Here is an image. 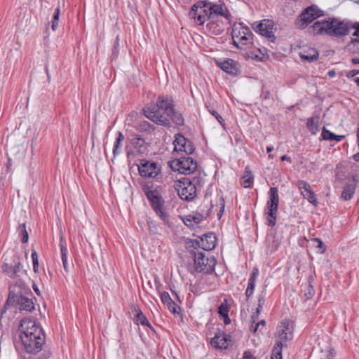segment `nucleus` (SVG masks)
<instances>
[{"instance_id": "obj_1", "label": "nucleus", "mask_w": 359, "mask_h": 359, "mask_svg": "<svg viewBox=\"0 0 359 359\" xmlns=\"http://www.w3.org/2000/svg\"><path fill=\"white\" fill-rule=\"evenodd\" d=\"M20 331L22 344L27 353L35 354L41 351L45 343L44 334L42 328L34 320H22Z\"/></svg>"}, {"instance_id": "obj_2", "label": "nucleus", "mask_w": 359, "mask_h": 359, "mask_svg": "<svg viewBox=\"0 0 359 359\" xmlns=\"http://www.w3.org/2000/svg\"><path fill=\"white\" fill-rule=\"evenodd\" d=\"M173 112V102L163 96L158 97L156 103H151L143 109L144 115L154 123L161 126L170 125V116Z\"/></svg>"}, {"instance_id": "obj_3", "label": "nucleus", "mask_w": 359, "mask_h": 359, "mask_svg": "<svg viewBox=\"0 0 359 359\" xmlns=\"http://www.w3.org/2000/svg\"><path fill=\"white\" fill-rule=\"evenodd\" d=\"M311 29L315 34L341 37L349 34L351 22L331 18L327 20L316 21L311 26Z\"/></svg>"}, {"instance_id": "obj_4", "label": "nucleus", "mask_w": 359, "mask_h": 359, "mask_svg": "<svg viewBox=\"0 0 359 359\" xmlns=\"http://www.w3.org/2000/svg\"><path fill=\"white\" fill-rule=\"evenodd\" d=\"M215 14L229 15L224 4H217L210 1H199L194 4L189 13V18L198 25H203Z\"/></svg>"}, {"instance_id": "obj_5", "label": "nucleus", "mask_w": 359, "mask_h": 359, "mask_svg": "<svg viewBox=\"0 0 359 359\" xmlns=\"http://www.w3.org/2000/svg\"><path fill=\"white\" fill-rule=\"evenodd\" d=\"M224 208L225 203L223 196L217 194L210 201L205 199L196 212L189 215V218L193 220L194 225L199 224L207 218L210 212H215L217 217L220 219L224 211Z\"/></svg>"}, {"instance_id": "obj_6", "label": "nucleus", "mask_w": 359, "mask_h": 359, "mask_svg": "<svg viewBox=\"0 0 359 359\" xmlns=\"http://www.w3.org/2000/svg\"><path fill=\"white\" fill-rule=\"evenodd\" d=\"M294 323L292 320H285L277 327L276 344L272 350L271 359H283L282 348L287 342L293 338Z\"/></svg>"}, {"instance_id": "obj_7", "label": "nucleus", "mask_w": 359, "mask_h": 359, "mask_svg": "<svg viewBox=\"0 0 359 359\" xmlns=\"http://www.w3.org/2000/svg\"><path fill=\"white\" fill-rule=\"evenodd\" d=\"M201 181L202 179L198 177H194L192 180L184 177L175 183V189L181 199L191 201L196 196L197 190L201 188Z\"/></svg>"}, {"instance_id": "obj_8", "label": "nucleus", "mask_w": 359, "mask_h": 359, "mask_svg": "<svg viewBox=\"0 0 359 359\" xmlns=\"http://www.w3.org/2000/svg\"><path fill=\"white\" fill-rule=\"evenodd\" d=\"M231 36L233 44L239 49H245L252 43V33L250 28L243 23H234Z\"/></svg>"}, {"instance_id": "obj_9", "label": "nucleus", "mask_w": 359, "mask_h": 359, "mask_svg": "<svg viewBox=\"0 0 359 359\" xmlns=\"http://www.w3.org/2000/svg\"><path fill=\"white\" fill-rule=\"evenodd\" d=\"M194 268L199 273H210L214 271L216 259L213 257L205 256L202 252H194Z\"/></svg>"}, {"instance_id": "obj_10", "label": "nucleus", "mask_w": 359, "mask_h": 359, "mask_svg": "<svg viewBox=\"0 0 359 359\" xmlns=\"http://www.w3.org/2000/svg\"><path fill=\"white\" fill-rule=\"evenodd\" d=\"M20 285H11L9 287V294L7 302L17 303L20 309L32 311L34 309V304L32 299L24 296H18Z\"/></svg>"}, {"instance_id": "obj_11", "label": "nucleus", "mask_w": 359, "mask_h": 359, "mask_svg": "<svg viewBox=\"0 0 359 359\" xmlns=\"http://www.w3.org/2000/svg\"><path fill=\"white\" fill-rule=\"evenodd\" d=\"M170 168L184 175L193 173L197 168V163L191 157H181L169 162Z\"/></svg>"}, {"instance_id": "obj_12", "label": "nucleus", "mask_w": 359, "mask_h": 359, "mask_svg": "<svg viewBox=\"0 0 359 359\" xmlns=\"http://www.w3.org/2000/svg\"><path fill=\"white\" fill-rule=\"evenodd\" d=\"M278 202V189L276 187H271L269 191V200L267 201L266 212L269 217L267 220L269 226H273L276 224Z\"/></svg>"}, {"instance_id": "obj_13", "label": "nucleus", "mask_w": 359, "mask_h": 359, "mask_svg": "<svg viewBox=\"0 0 359 359\" xmlns=\"http://www.w3.org/2000/svg\"><path fill=\"white\" fill-rule=\"evenodd\" d=\"M136 166L140 175L144 178H155L161 172V168L156 163L146 159L140 160Z\"/></svg>"}, {"instance_id": "obj_14", "label": "nucleus", "mask_w": 359, "mask_h": 359, "mask_svg": "<svg viewBox=\"0 0 359 359\" xmlns=\"http://www.w3.org/2000/svg\"><path fill=\"white\" fill-rule=\"evenodd\" d=\"M192 247L195 249L201 248L209 251L213 250L216 246L217 238L213 233H208L198 239L191 241Z\"/></svg>"}, {"instance_id": "obj_15", "label": "nucleus", "mask_w": 359, "mask_h": 359, "mask_svg": "<svg viewBox=\"0 0 359 359\" xmlns=\"http://www.w3.org/2000/svg\"><path fill=\"white\" fill-rule=\"evenodd\" d=\"M229 15H224L220 14H215L212 15L211 18L209 19L208 23L206 25V29L210 33L215 35L221 34L224 30V23L221 20L222 17L225 18L226 20L229 19Z\"/></svg>"}, {"instance_id": "obj_16", "label": "nucleus", "mask_w": 359, "mask_h": 359, "mask_svg": "<svg viewBox=\"0 0 359 359\" xmlns=\"http://www.w3.org/2000/svg\"><path fill=\"white\" fill-rule=\"evenodd\" d=\"M173 144L174 151L177 152L191 154L195 150L193 143L180 133L175 135Z\"/></svg>"}, {"instance_id": "obj_17", "label": "nucleus", "mask_w": 359, "mask_h": 359, "mask_svg": "<svg viewBox=\"0 0 359 359\" xmlns=\"http://www.w3.org/2000/svg\"><path fill=\"white\" fill-rule=\"evenodd\" d=\"M335 353L328 339L318 342L316 350V359H334Z\"/></svg>"}, {"instance_id": "obj_18", "label": "nucleus", "mask_w": 359, "mask_h": 359, "mask_svg": "<svg viewBox=\"0 0 359 359\" xmlns=\"http://www.w3.org/2000/svg\"><path fill=\"white\" fill-rule=\"evenodd\" d=\"M255 31L271 41H274V23L272 20L265 19L262 20L255 28Z\"/></svg>"}, {"instance_id": "obj_19", "label": "nucleus", "mask_w": 359, "mask_h": 359, "mask_svg": "<svg viewBox=\"0 0 359 359\" xmlns=\"http://www.w3.org/2000/svg\"><path fill=\"white\" fill-rule=\"evenodd\" d=\"M148 199L151 203L153 209L156 214L163 220L165 219L166 215L163 211V201L159 192L154 189V192L148 193Z\"/></svg>"}, {"instance_id": "obj_20", "label": "nucleus", "mask_w": 359, "mask_h": 359, "mask_svg": "<svg viewBox=\"0 0 359 359\" xmlns=\"http://www.w3.org/2000/svg\"><path fill=\"white\" fill-rule=\"evenodd\" d=\"M323 15V11H320L316 6H311L306 8L300 15L301 21L302 22L301 26L303 27H306L313 20Z\"/></svg>"}, {"instance_id": "obj_21", "label": "nucleus", "mask_w": 359, "mask_h": 359, "mask_svg": "<svg viewBox=\"0 0 359 359\" xmlns=\"http://www.w3.org/2000/svg\"><path fill=\"white\" fill-rule=\"evenodd\" d=\"M297 186L303 197L309 203L317 206L318 201L316 200V194L311 190L310 184L306 181L300 180L298 182Z\"/></svg>"}, {"instance_id": "obj_22", "label": "nucleus", "mask_w": 359, "mask_h": 359, "mask_svg": "<svg viewBox=\"0 0 359 359\" xmlns=\"http://www.w3.org/2000/svg\"><path fill=\"white\" fill-rule=\"evenodd\" d=\"M2 270L11 278H16L20 277L23 272L22 266L20 262H18L14 266H10L8 264H4L2 266Z\"/></svg>"}, {"instance_id": "obj_23", "label": "nucleus", "mask_w": 359, "mask_h": 359, "mask_svg": "<svg viewBox=\"0 0 359 359\" xmlns=\"http://www.w3.org/2000/svg\"><path fill=\"white\" fill-rule=\"evenodd\" d=\"M220 68L231 75H237L239 72L238 63L231 59H227L219 64Z\"/></svg>"}, {"instance_id": "obj_24", "label": "nucleus", "mask_w": 359, "mask_h": 359, "mask_svg": "<svg viewBox=\"0 0 359 359\" xmlns=\"http://www.w3.org/2000/svg\"><path fill=\"white\" fill-rule=\"evenodd\" d=\"M228 335H226L223 332H217L215 337L211 339V344L212 346L219 348H226L228 347L227 338Z\"/></svg>"}, {"instance_id": "obj_25", "label": "nucleus", "mask_w": 359, "mask_h": 359, "mask_svg": "<svg viewBox=\"0 0 359 359\" xmlns=\"http://www.w3.org/2000/svg\"><path fill=\"white\" fill-rule=\"evenodd\" d=\"M161 299L162 302L167 306L170 311H171L172 313H178L177 309L180 308L177 306L176 304L172 301L168 292H163L161 294Z\"/></svg>"}, {"instance_id": "obj_26", "label": "nucleus", "mask_w": 359, "mask_h": 359, "mask_svg": "<svg viewBox=\"0 0 359 359\" xmlns=\"http://www.w3.org/2000/svg\"><path fill=\"white\" fill-rule=\"evenodd\" d=\"M299 56L302 60L311 62L318 60V52L316 49L311 48L307 51L300 53Z\"/></svg>"}, {"instance_id": "obj_27", "label": "nucleus", "mask_w": 359, "mask_h": 359, "mask_svg": "<svg viewBox=\"0 0 359 359\" xmlns=\"http://www.w3.org/2000/svg\"><path fill=\"white\" fill-rule=\"evenodd\" d=\"M136 324L141 325L142 326H145L151 330H152V326L147 318L143 314L142 311L139 309L136 308Z\"/></svg>"}, {"instance_id": "obj_28", "label": "nucleus", "mask_w": 359, "mask_h": 359, "mask_svg": "<svg viewBox=\"0 0 359 359\" xmlns=\"http://www.w3.org/2000/svg\"><path fill=\"white\" fill-rule=\"evenodd\" d=\"M355 191V183L346 184L344 187V189L342 191L341 198L345 201L350 200L352 198L353 195L354 194Z\"/></svg>"}, {"instance_id": "obj_29", "label": "nucleus", "mask_w": 359, "mask_h": 359, "mask_svg": "<svg viewBox=\"0 0 359 359\" xmlns=\"http://www.w3.org/2000/svg\"><path fill=\"white\" fill-rule=\"evenodd\" d=\"M322 137L324 140H335L337 142L341 141L344 136L343 135H336L335 134L332 133L330 130H327L325 127L323 129L322 131Z\"/></svg>"}, {"instance_id": "obj_30", "label": "nucleus", "mask_w": 359, "mask_h": 359, "mask_svg": "<svg viewBox=\"0 0 359 359\" xmlns=\"http://www.w3.org/2000/svg\"><path fill=\"white\" fill-rule=\"evenodd\" d=\"M253 180L254 179L252 172L250 170H248L246 168L244 172V175L241 178V184L245 188H249L252 186Z\"/></svg>"}, {"instance_id": "obj_31", "label": "nucleus", "mask_w": 359, "mask_h": 359, "mask_svg": "<svg viewBox=\"0 0 359 359\" xmlns=\"http://www.w3.org/2000/svg\"><path fill=\"white\" fill-rule=\"evenodd\" d=\"M60 241H61L60 250H61V256H62V261L63 267H64V269H65V271L66 272H69V266H68V264H67V249H66V248L65 247V245L62 243V242H63V238L62 237H61Z\"/></svg>"}, {"instance_id": "obj_32", "label": "nucleus", "mask_w": 359, "mask_h": 359, "mask_svg": "<svg viewBox=\"0 0 359 359\" xmlns=\"http://www.w3.org/2000/svg\"><path fill=\"white\" fill-rule=\"evenodd\" d=\"M318 122V118H309L307 121L306 126L312 134H316L318 131V127L317 126V123Z\"/></svg>"}, {"instance_id": "obj_33", "label": "nucleus", "mask_w": 359, "mask_h": 359, "mask_svg": "<svg viewBox=\"0 0 359 359\" xmlns=\"http://www.w3.org/2000/svg\"><path fill=\"white\" fill-rule=\"evenodd\" d=\"M136 154H145L148 151L147 145L144 140L141 138H136Z\"/></svg>"}, {"instance_id": "obj_34", "label": "nucleus", "mask_w": 359, "mask_h": 359, "mask_svg": "<svg viewBox=\"0 0 359 359\" xmlns=\"http://www.w3.org/2000/svg\"><path fill=\"white\" fill-rule=\"evenodd\" d=\"M172 121L177 126H182L184 124V118L182 115L175 111L173 109V112L171 113V116H170V121Z\"/></svg>"}, {"instance_id": "obj_35", "label": "nucleus", "mask_w": 359, "mask_h": 359, "mask_svg": "<svg viewBox=\"0 0 359 359\" xmlns=\"http://www.w3.org/2000/svg\"><path fill=\"white\" fill-rule=\"evenodd\" d=\"M60 15V10L57 7L55 9V13L53 15V21H52V29L53 31H55L56 29L58 27V22H59Z\"/></svg>"}, {"instance_id": "obj_36", "label": "nucleus", "mask_w": 359, "mask_h": 359, "mask_svg": "<svg viewBox=\"0 0 359 359\" xmlns=\"http://www.w3.org/2000/svg\"><path fill=\"white\" fill-rule=\"evenodd\" d=\"M255 287V282L248 280V287L245 291V295H246L247 300H248L249 298L252 296Z\"/></svg>"}, {"instance_id": "obj_37", "label": "nucleus", "mask_w": 359, "mask_h": 359, "mask_svg": "<svg viewBox=\"0 0 359 359\" xmlns=\"http://www.w3.org/2000/svg\"><path fill=\"white\" fill-rule=\"evenodd\" d=\"M124 140V136L123 135L119 132L118 134V137L116 140V142L114 143V149H113V153H114V155L116 156L118 151V149L119 147V145L121 144V142Z\"/></svg>"}, {"instance_id": "obj_38", "label": "nucleus", "mask_w": 359, "mask_h": 359, "mask_svg": "<svg viewBox=\"0 0 359 359\" xmlns=\"http://www.w3.org/2000/svg\"><path fill=\"white\" fill-rule=\"evenodd\" d=\"M351 29H355L353 33L352 42H359V22L351 23Z\"/></svg>"}, {"instance_id": "obj_39", "label": "nucleus", "mask_w": 359, "mask_h": 359, "mask_svg": "<svg viewBox=\"0 0 359 359\" xmlns=\"http://www.w3.org/2000/svg\"><path fill=\"white\" fill-rule=\"evenodd\" d=\"M32 258L33 262V268L35 273H37L39 271V261H38V255L36 251H33L32 253Z\"/></svg>"}, {"instance_id": "obj_40", "label": "nucleus", "mask_w": 359, "mask_h": 359, "mask_svg": "<svg viewBox=\"0 0 359 359\" xmlns=\"http://www.w3.org/2000/svg\"><path fill=\"white\" fill-rule=\"evenodd\" d=\"M19 229L23 235L22 238V243H27L28 241L29 235L26 230L25 224H23L20 225Z\"/></svg>"}, {"instance_id": "obj_41", "label": "nucleus", "mask_w": 359, "mask_h": 359, "mask_svg": "<svg viewBox=\"0 0 359 359\" xmlns=\"http://www.w3.org/2000/svg\"><path fill=\"white\" fill-rule=\"evenodd\" d=\"M315 294V290L313 289V287L311 285H309L307 286V291L305 292L304 293V297H305V299H311Z\"/></svg>"}, {"instance_id": "obj_42", "label": "nucleus", "mask_w": 359, "mask_h": 359, "mask_svg": "<svg viewBox=\"0 0 359 359\" xmlns=\"http://www.w3.org/2000/svg\"><path fill=\"white\" fill-rule=\"evenodd\" d=\"M218 313L222 317H224L229 314V309L227 306L222 304L218 308Z\"/></svg>"}, {"instance_id": "obj_43", "label": "nucleus", "mask_w": 359, "mask_h": 359, "mask_svg": "<svg viewBox=\"0 0 359 359\" xmlns=\"http://www.w3.org/2000/svg\"><path fill=\"white\" fill-rule=\"evenodd\" d=\"M313 241H315L318 243L317 248H318L321 250V251H320L321 253H324L326 251V248L320 238H314Z\"/></svg>"}, {"instance_id": "obj_44", "label": "nucleus", "mask_w": 359, "mask_h": 359, "mask_svg": "<svg viewBox=\"0 0 359 359\" xmlns=\"http://www.w3.org/2000/svg\"><path fill=\"white\" fill-rule=\"evenodd\" d=\"M142 189H143L144 194L147 195V197H148V193L154 192V189H152V184L151 183H147V184L143 185Z\"/></svg>"}, {"instance_id": "obj_45", "label": "nucleus", "mask_w": 359, "mask_h": 359, "mask_svg": "<svg viewBox=\"0 0 359 359\" xmlns=\"http://www.w3.org/2000/svg\"><path fill=\"white\" fill-rule=\"evenodd\" d=\"M259 271L257 269H254L252 274L250 275V277L249 278V280H252L254 282L256 281L257 277L258 276Z\"/></svg>"}, {"instance_id": "obj_46", "label": "nucleus", "mask_w": 359, "mask_h": 359, "mask_svg": "<svg viewBox=\"0 0 359 359\" xmlns=\"http://www.w3.org/2000/svg\"><path fill=\"white\" fill-rule=\"evenodd\" d=\"M184 223L187 226H194V222L191 219V218H189V215L186 216L184 219Z\"/></svg>"}, {"instance_id": "obj_47", "label": "nucleus", "mask_w": 359, "mask_h": 359, "mask_svg": "<svg viewBox=\"0 0 359 359\" xmlns=\"http://www.w3.org/2000/svg\"><path fill=\"white\" fill-rule=\"evenodd\" d=\"M243 359H256V358L251 352L245 351L243 353Z\"/></svg>"}, {"instance_id": "obj_48", "label": "nucleus", "mask_w": 359, "mask_h": 359, "mask_svg": "<svg viewBox=\"0 0 359 359\" xmlns=\"http://www.w3.org/2000/svg\"><path fill=\"white\" fill-rule=\"evenodd\" d=\"M358 74H359V70L353 69V70L349 71L347 73L346 76H347V77L352 78V77H354L355 76H356Z\"/></svg>"}, {"instance_id": "obj_49", "label": "nucleus", "mask_w": 359, "mask_h": 359, "mask_svg": "<svg viewBox=\"0 0 359 359\" xmlns=\"http://www.w3.org/2000/svg\"><path fill=\"white\" fill-rule=\"evenodd\" d=\"M212 115H214L215 116V118H217V120L218 121V122L221 124H222V122L224 121L222 117L218 114L217 113L216 111H213L212 112Z\"/></svg>"}, {"instance_id": "obj_50", "label": "nucleus", "mask_w": 359, "mask_h": 359, "mask_svg": "<svg viewBox=\"0 0 359 359\" xmlns=\"http://www.w3.org/2000/svg\"><path fill=\"white\" fill-rule=\"evenodd\" d=\"M259 327V324H257V322L255 323H251V326H250L251 332L255 333L257 331Z\"/></svg>"}, {"instance_id": "obj_51", "label": "nucleus", "mask_w": 359, "mask_h": 359, "mask_svg": "<svg viewBox=\"0 0 359 359\" xmlns=\"http://www.w3.org/2000/svg\"><path fill=\"white\" fill-rule=\"evenodd\" d=\"M264 304V296L263 295H259V297H258V305L259 306V308H262Z\"/></svg>"}, {"instance_id": "obj_52", "label": "nucleus", "mask_w": 359, "mask_h": 359, "mask_svg": "<svg viewBox=\"0 0 359 359\" xmlns=\"http://www.w3.org/2000/svg\"><path fill=\"white\" fill-rule=\"evenodd\" d=\"M259 314L255 313L252 314V317H251V319H252V323H255L256 321L257 320L258 318H259Z\"/></svg>"}, {"instance_id": "obj_53", "label": "nucleus", "mask_w": 359, "mask_h": 359, "mask_svg": "<svg viewBox=\"0 0 359 359\" xmlns=\"http://www.w3.org/2000/svg\"><path fill=\"white\" fill-rule=\"evenodd\" d=\"M327 75L330 78L334 77L336 76V72L334 69L329 70L327 72Z\"/></svg>"}, {"instance_id": "obj_54", "label": "nucleus", "mask_w": 359, "mask_h": 359, "mask_svg": "<svg viewBox=\"0 0 359 359\" xmlns=\"http://www.w3.org/2000/svg\"><path fill=\"white\" fill-rule=\"evenodd\" d=\"M280 158H281L282 161H287L289 163L292 162L291 158L287 156H286V155L282 156Z\"/></svg>"}, {"instance_id": "obj_55", "label": "nucleus", "mask_w": 359, "mask_h": 359, "mask_svg": "<svg viewBox=\"0 0 359 359\" xmlns=\"http://www.w3.org/2000/svg\"><path fill=\"white\" fill-rule=\"evenodd\" d=\"M223 318H224V323L226 325H228V324H229L231 323V320H230V318L229 317V315H227V316H224Z\"/></svg>"}, {"instance_id": "obj_56", "label": "nucleus", "mask_w": 359, "mask_h": 359, "mask_svg": "<svg viewBox=\"0 0 359 359\" xmlns=\"http://www.w3.org/2000/svg\"><path fill=\"white\" fill-rule=\"evenodd\" d=\"M351 62L353 64H359V57L352 58Z\"/></svg>"}, {"instance_id": "obj_57", "label": "nucleus", "mask_w": 359, "mask_h": 359, "mask_svg": "<svg viewBox=\"0 0 359 359\" xmlns=\"http://www.w3.org/2000/svg\"><path fill=\"white\" fill-rule=\"evenodd\" d=\"M353 159L355 161H358L359 162V152L354 154L353 156Z\"/></svg>"}, {"instance_id": "obj_58", "label": "nucleus", "mask_w": 359, "mask_h": 359, "mask_svg": "<svg viewBox=\"0 0 359 359\" xmlns=\"http://www.w3.org/2000/svg\"><path fill=\"white\" fill-rule=\"evenodd\" d=\"M257 323L259 324V326L262 325L263 327H264L265 325H266V322H265L264 320H260L259 322H258Z\"/></svg>"}, {"instance_id": "obj_59", "label": "nucleus", "mask_w": 359, "mask_h": 359, "mask_svg": "<svg viewBox=\"0 0 359 359\" xmlns=\"http://www.w3.org/2000/svg\"><path fill=\"white\" fill-rule=\"evenodd\" d=\"M262 309V308H259V306L258 305L255 313L259 315Z\"/></svg>"}, {"instance_id": "obj_60", "label": "nucleus", "mask_w": 359, "mask_h": 359, "mask_svg": "<svg viewBox=\"0 0 359 359\" xmlns=\"http://www.w3.org/2000/svg\"><path fill=\"white\" fill-rule=\"evenodd\" d=\"M273 149V148L272 147H266L267 153H270L271 151H272Z\"/></svg>"}, {"instance_id": "obj_61", "label": "nucleus", "mask_w": 359, "mask_h": 359, "mask_svg": "<svg viewBox=\"0 0 359 359\" xmlns=\"http://www.w3.org/2000/svg\"><path fill=\"white\" fill-rule=\"evenodd\" d=\"M34 290L35 292H36L38 295H39V294H40L39 290V289H38L36 287H34Z\"/></svg>"}, {"instance_id": "obj_62", "label": "nucleus", "mask_w": 359, "mask_h": 359, "mask_svg": "<svg viewBox=\"0 0 359 359\" xmlns=\"http://www.w3.org/2000/svg\"><path fill=\"white\" fill-rule=\"evenodd\" d=\"M357 137H358V147H359V126H358V128L357 130Z\"/></svg>"}, {"instance_id": "obj_63", "label": "nucleus", "mask_w": 359, "mask_h": 359, "mask_svg": "<svg viewBox=\"0 0 359 359\" xmlns=\"http://www.w3.org/2000/svg\"><path fill=\"white\" fill-rule=\"evenodd\" d=\"M355 82H356L358 86L359 87V78L355 79Z\"/></svg>"}, {"instance_id": "obj_64", "label": "nucleus", "mask_w": 359, "mask_h": 359, "mask_svg": "<svg viewBox=\"0 0 359 359\" xmlns=\"http://www.w3.org/2000/svg\"><path fill=\"white\" fill-rule=\"evenodd\" d=\"M273 157V155H271V154H270V155L269 156V158H272Z\"/></svg>"}]
</instances>
